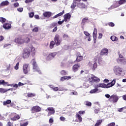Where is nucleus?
<instances>
[{
	"label": "nucleus",
	"instance_id": "3",
	"mask_svg": "<svg viewBox=\"0 0 126 126\" xmlns=\"http://www.w3.org/2000/svg\"><path fill=\"white\" fill-rule=\"evenodd\" d=\"M89 77V81L90 83H91V85H92V82H95V83H98V82H100V79L95 76L94 75H89L88 76Z\"/></svg>",
	"mask_w": 126,
	"mask_h": 126
},
{
	"label": "nucleus",
	"instance_id": "36",
	"mask_svg": "<svg viewBox=\"0 0 126 126\" xmlns=\"http://www.w3.org/2000/svg\"><path fill=\"white\" fill-rule=\"evenodd\" d=\"M83 59V57L82 56H77L76 58V61L78 62H81Z\"/></svg>",
	"mask_w": 126,
	"mask_h": 126
},
{
	"label": "nucleus",
	"instance_id": "33",
	"mask_svg": "<svg viewBox=\"0 0 126 126\" xmlns=\"http://www.w3.org/2000/svg\"><path fill=\"white\" fill-rule=\"evenodd\" d=\"M97 87H101V88H106V86L105 84L102 83V84H99L97 85Z\"/></svg>",
	"mask_w": 126,
	"mask_h": 126
},
{
	"label": "nucleus",
	"instance_id": "17",
	"mask_svg": "<svg viewBox=\"0 0 126 126\" xmlns=\"http://www.w3.org/2000/svg\"><path fill=\"white\" fill-rule=\"evenodd\" d=\"M12 115V116H14L13 118H11L12 121H16V120H19L20 119L19 115L16 114V113H13Z\"/></svg>",
	"mask_w": 126,
	"mask_h": 126
},
{
	"label": "nucleus",
	"instance_id": "50",
	"mask_svg": "<svg viewBox=\"0 0 126 126\" xmlns=\"http://www.w3.org/2000/svg\"><path fill=\"white\" fill-rule=\"evenodd\" d=\"M108 25L111 26V27H114V26H115V24L113 22H110L108 23Z\"/></svg>",
	"mask_w": 126,
	"mask_h": 126
},
{
	"label": "nucleus",
	"instance_id": "56",
	"mask_svg": "<svg viewBox=\"0 0 126 126\" xmlns=\"http://www.w3.org/2000/svg\"><path fill=\"white\" fill-rule=\"evenodd\" d=\"M4 82V80H0V85H5Z\"/></svg>",
	"mask_w": 126,
	"mask_h": 126
},
{
	"label": "nucleus",
	"instance_id": "51",
	"mask_svg": "<svg viewBox=\"0 0 126 126\" xmlns=\"http://www.w3.org/2000/svg\"><path fill=\"white\" fill-rule=\"evenodd\" d=\"M20 126H28V122L21 123Z\"/></svg>",
	"mask_w": 126,
	"mask_h": 126
},
{
	"label": "nucleus",
	"instance_id": "40",
	"mask_svg": "<svg viewBox=\"0 0 126 126\" xmlns=\"http://www.w3.org/2000/svg\"><path fill=\"white\" fill-rule=\"evenodd\" d=\"M14 68L15 70H18V69H19V62H18L16 64V65L14 66Z\"/></svg>",
	"mask_w": 126,
	"mask_h": 126
},
{
	"label": "nucleus",
	"instance_id": "20",
	"mask_svg": "<svg viewBox=\"0 0 126 126\" xmlns=\"http://www.w3.org/2000/svg\"><path fill=\"white\" fill-rule=\"evenodd\" d=\"M76 121L78 122V123H81V122H82V118L78 113L76 114Z\"/></svg>",
	"mask_w": 126,
	"mask_h": 126
},
{
	"label": "nucleus",
	"instance_id": "16",
	"mask_svg": "<svg viewBox=\"0 0 126 126\" xmlns=\"http://www.w3.org/2000/svg\"><path fill=\"white\" fill-rule=\"evenodd\" d=\"M116 83V80L114 79L111 82L106 85V88H110V87H113Z\"/></svg>",
	"mask_w": 126,
	"mask_h": 126
},
{
	"label": "nucleus",
	"instance_id": "38",
	"mask_svg": "<svg viewBox=\"0 0 126 126\" xmlns=\"http://www.w3.org/2000/svg\"><path fill=\"white\" fill-rule=\"evenodd\" d=\"M102 124V120H97L94 126H99Z\"/></svg>",
	"mask_w": 126,
	"mask_h": 126
},
{
	"label": "nucleus",
	"instance_id": "52",
	"mask_svg": "<svg viewBox=\"0 0 126 126\" xmlns=\"http://www.w3.org/2000/svg\"><path fill=\"white\" fill-rule=\"evenodd\" d=\"M84 34L85 35L86 37H88V36H90V33L88 32H84Z\"/></svg>",
	"mask_w": 126,
	"mask_h": 126
},
{
	"label": "nucleus",
	"instance_id": "45",
	"mask_svg": "<svg viewBox=\"0 0 126 126\" xmlns=\"http://www.w3.org/2000/svg\"><path fill=\"white\" fill-rule=\"evenodd\" d=\"M35 95L36 94H32V93H28V97H34V96H35Z\"/></svg>",
	"mask_w": 126,
	"mask_h": 126
},
{
	"label": "nucleus",
	"instance_id": "24",
	"mask_svg": "<svg viewBox=\"0 0 126 126\" xmlns=\"http://www.w3.org/2000/svg\"><path fill=\"white\" fill-rule=\"evenodd\" d=\"M4 29H10L11 28V25L9 23L4 24L3 26Z\"/></svg>",
	"mask_w": 126,
	"mask_h": 126
},
{
	"label": "nucleus",
	"instance_id": "39",
	"mask_svg": "<svg viewBox=\"0 0 126 126\" xmlns=\"http://www.w3.org/2000/svg\"><path fill=\"white\" fill-rule=\"evenodd\" d=\"M54 46H55V42H54V41H51L49 46L50 49H53V48H54Z\"/></svg>",
	"mask_w": 126,
	"mask_h": 126
},
{
	"label": "nucleus",
	"instance_id": "63",
	"mask_svg": "<svg viewBox=\"0 0 126 126\" xmlns=\"http://www.w3.org/2000/svg\"><path fill=\"white\" fill-rule=\"evenodd\" d=\"M102 37H103V34H102V33H99L98 38L99 39H102Z\"/></svg>",
	"mask_w": 126,
	"mask_h": 126
},
{
	"label": "nucleus",
	"instance_id": "48",
	"mask_svg": "<svg viewBox=\"0 0 126 126\" xmlns=\"http://www.w3.org/2000/svg\"><path fill=\"white\" fill-rule=\"evenodd\" d=\"M54 123V119L53 118H50L49 120V124H50V125L51 126H52V125H53V123Z\"/></svg>",
	"mask_w": 126,
	"mask_h": 126
},
{
	"label": "nucleus",
	"instance_id": "1",
	"mask_svg": "<svg viewBox=\"0 0 126 126\" xmlns=\"http://www.w3.org/2000/svg\"><path fill=\"white\" fill-rule=\"evenodd\" d=\"M14 42L16 44H18V45H23L25 43H29L30 39L26 35H22L17 37L15 39Z\"/></svg>",
	"mask_w": 126,
	"mask_h": 126
},
{
	"label": "nucleus",
	"instance_id": "5",
	"mask_svg": "<svg viewBox=\"0 0 126 126\" xmlns=\"http://www.w3.org/2000/svg\"><path fill=\"white\" fill-rule=\"evenodd\" d=\"M30 56V50L26 48L23 51V59H28Z\"/></svg>",
	"mask_w": 126,
	"mask_h": 126
},
{
	"label": "nucleus",
	"instance_id": "6",
	"mask_svg": "<svg viewBox=\"0 0 126 126\" xmlns=\"http://www.w3.org/2000/svg\"><path fill=\"white\" fill-rule=\"evenodd\" d=\"M23 71L24 74H27L30 71V67L29 64L24 63L23 66Z\"/></svg>",
	"mask_w": 126,
	"mask_h": 126
},
{
	"label": "nucleus",
	"instance_id": "41",
	"mask_svg": "<svg viewBox=\"0 0 126 126\" xmlns=\"http://www.w3.org/2000/svg\"><path fill=\"white\" fill-rule=\"evenodd\" d=\"M34 12H31L29 13V16L30 18H33V17L34 16Z\"/></svg>",
	"mask_w": 126,
	"mask_h": 126
},
{
	"label": "nucleus",
	"instance_id": "30",
	"mask_svg": "<svg viewBox=\"0 0 126 126\" xmlns=\"http://www.w3.org/2000/svg\"><path fill=\"white\" fill-rule=\"evenodd\" d=\"M77 5L81 8H85V4L84 3L78 2V3L77 4Z\"/></svg>",
	"mask_w": 126,
	"mask_h": 126
},
{
	"label": "nucleus",
	"instance_id": "49",
	"mask_svg": "<svg viewBox=\"0 0 126 126\" xmlns=\"http://www.w3.org/2000/svg\"><path fill=\"white\" fill-rule=\"evenodd\" d=\"M126 107H122L121 108H119L118 109V111L120 112H123V111H124V110H126Z\"/></svg>",
	"mask_w": 126,
	"mask_h": 126
},
{
	"label": "nucleus",
	"instance_id": "22",
	"mask_svg": "<svg viewBox=\"0 0 126 126\" xmlns=\"http://www.w3.org/2000/svg\"><path fill=\"white\" fill-rule=\"evenodd\" d=\"M71 77L69 76H63L60 79L61 81H64V80H68L69 79H71Z\"/></svg>",
	"mask_w": 126,
	"mask_h": 126
},
{
	"label": "nucleus",
	"instance_id": "8",
	"mask_svg": "<svg viewBox=\"0 0 126 126\" xmlns=\"http://www.w3.org/2000/svg\"><path fill=\"white\" fill-rule=\"evenodd\" d=\"M113 70L115 73H116V75H121V73H122V72H123V69L119 67V66H115Z\"/></svg>",
	"mask_w": 126,
	"mask_h": 126
},
{
	"label": "nucleus",
	"instance_id": "54",
	"mask_svg": "<svg viewBox=\"0 0 126 126\" xmlns=\"http://www.w3.org/2000/svg\"><path fill=\"white\" fill-rule=\"evenodd\" d=\"M32 1H34V0H26L25 2L26 3H30V2H32Z\"/></svg>",
	"mask_w": 126,
	"mask_h": 126
},
{
	"label": "nucleus",
	"instance_id": "4",
	"mask_svg": "<svg viewBox=\"0 0 126 126\" xmlns=\"http://www.w3.org/2000/svg\"><path fill=\"white\" fill-rule=\"evenodd\" d=\"M43 56L44 57H47V56L46 58L47 61H52V60H53V59H54V58H55V57L57 56V52L49 53H44L43 54Z\"/></svg>",
	"mask_w": 126,
	"mask_h": 126
},
{
	"label": "nucleus",
	"instance_id": "12",
	"mask_svg": "<svg viewBox=\"0 0 126 126\" xmlns=\"http://www.w3.org/2000/svg\"><path fill=\"white\" fill-rule=\"evenodd\" d=\"M48 111H49L48 115V116L51 115H54L55 114V109L53 107H48L47 108Z\"/></svg>",
	"mask_w": 126,
	"mask_h": 126
},
{
	"label": "nucleus",
	"instance_id": "32",
	"mask_svg": "<svg viewBox=\"0 0 126 126\" xmlns=\"http://www.w3.org/2000/svg\"><path fill=\"white\" fill-rule=\"evenodd\" d=\"M110 39L112 41H113V42H116L118 40V37L115 36L114 35L111 36L110 37Z\"/></svg>",
	"mask_w": 126,
	"mask_h": 126
},
{
	"label": "nucleus",
	"instance_id": "10",
	"mask_svg": "<svg viewBox=\"0 0 126 126\" xmlns=\"http://www.w3.org/2000/svg\"><path fill=\"white\" fill-rule=\"evenodd\" d=\"M63 17L64 18L63 19V20L65 22H68L69 21V20H70V18H71V15L70 13H66V14L64 15Z\"/></svg>",
	"mask_w": 126,
	"mask_h": 126
},
{
	"label": "nucleus",
	"instance_id": "44",
	"mask_svg": "<svg viewBox=\"0 0 126 126\" xmlns=\"http://www.w3.org/2000/svg\"><path fill=\"white\" fill-rule=\"evenodd\" d=\"M85 39H86V40H87V41H88L89 42H90V41H91V35L86 36L85 37Z\"/></svg>",
	"mask_w": 126,
	"mask_h": 126
},
{
	"label": "nucleus",
	"instance_id": "59",
	"mask_svg": "<svg viewBox=\"0 0 126 126\" xmlns=\"http://www.w3.org/2000/svg\"><path fill=\"white\" fill-rule=\"evenodd\" d=\"M63 22H65L63 20L62 21H59L58 22V24H59V25H62V24H63Z\"/></svg>",
	"mask_w": 126,
	"mask_h": 126
},
{
	"label": "nucleus",
	"instance_id": "28",
	"mask_svg": "<svg viewBox=\"0 0 126 126\" xmlns=\"http://www.w3.org/2000/svg\"><path fill=\"white\" fill-rule=\"evenodd\" d=\"M64 13V10H63L62 12L57 14L56 15L53 17V18H58V17L60 16H62V15H63V14Z\"/></svg>",
	"mask_w": 126,
	"mask_h": 126
},
{
	"label": "nucleus",
	"instance_id": "42",
	"mask_svg": "<svg viewBox=\"0 0 126 126\" xmlns=\"http://www.w3.org/2000/svg\"><path fill=\"white\" fill-rule=\"evenodd\" d=\"M88 21V18H84L82 19V24H84V23H86Z\"/></svg>",
	"mask_w": 126,
	"mask_h": 126
},
{
	"label": "nucleus",
	"instance_id": "34",
	"mask_svg": "<svg viewBox=\"0 0 126 126\" xmlns=\"http://www.w3.org/2000/svg\"><path fill=\"white\" fill-rule=\"evenodd\" d=\"M10 103H11V100L8 99L7 100L3 102V106H6V105L10 104Z\"/></svg>",
	"mask_w": 126,
	"mask_h": 126
},
{
	"label": "nucleus",
	"instance_id": "23",
	"mask_svg": "<svg viewBox=\"0 0 126 126\" xmlns=\"http://www.w3.org/2000/svg\"><path fill=\"white\" fill-rule=\"evenodd\" d=\"M93 36L94 40H96V39H97V29L94 28V29Z\"/></svg>",
	"mask_w": 126,
	"mask_h": 126
},
{
	"label": "nucleus",
	"instance_id": "43",
	"mask_svg": "<svg viewBox=\"0 0 126 126\" xmlns=\"http://www.w3.org/2000/svg\"><path fill=\"white\" fill-rule=\"evenodd\" d=\"M32 32H37L38 31H39V28L38 27H34L32 30Z\"/></svg>",
	"mask_w": 126,
	"mask_h": 126
},
{
	"label": "nucleus",
	"instance_id": "15",
	"mask_svg": "<svg viewBox=\"0 0 126 126\" xmlns=\"http://www.w3.org/2000/svg\"><path fill=\"white\" fill-rule=\"evenodd\" d=\"M30 50H31V54L32 57H34L35 56V54H36V50H35V47H33L32 45H31L29 47Z\"/></svg>",
	"mask_w": 126,
	"mask_h": 126
},
{
	"label": "nucleus",
	"instance_id": "18",
	"mask_svg": "<svg viewBox=\"0 0 126 126\" xmlns=\"http://www.w3.org/2000/svg\"><path fill=\"white\" fill-rule=\"evenodd\" d=\"M100 54L102 56H107V55H108V54H109V51L108 50V49H107V48L103 49L101 50Z\"/></svg>",
	"mask_w": 126,
	"mask_h": 126
},
{
	"label": "nucleus",
	"instance_id": "2",
	"mask_svg": "<svg viewBox=\"0 0 126 126\" xmlns=\"http://www.w3.org/2000/svg\"><path fill=\"white\" fill-rule=\"evenodd\" d=\"M31 63L32 64V70L34 72H38L39 74H41V70H40V69L39 68V66H38V65L37 64V63H36V60L35 59H32L31 61Z\"/></svg>",
	"mask_w": 126,
	"mask_h": 126
},
{
	"label": "nucleus",
	"instance_id": "64",
	"mask_svg": "<svg viewBox=\"0 0 126 126\" xmlns=\"http://www.w3.org/2000/svg\"><path fill=\"white\" fill-rule=\"evenodd\" d=\"M60 120L61 121H62V122H64V121H65V118L63 117H60Z\"/></svg>",
	"mask_w": 126,
	"mask_h": 126
},
{
	"label": "nucleus",
	"instance_id": "7",
	"mask_svg": "<svg viewBox=\"0 0 126 126\" xmlns=\"http://www.w3.org/2000/svg\"><path fill=\"white\" fill-rule=\"evenodd\" d=\"M55 43L56 46H60L62 43V38L58 34H56L54 38Z\"/></svg>",
	"mask_w": 126,
	"mask_h": 126
},
{
	"label": "nucleus",
	"instance_id": "61",
	"mask_svg": "<svg viewBox=\"0 0 126 126\" xmlns=\"http://www.w3.org/2000/svg\"><path fill=\"white\" fill-rule=\"evenodd\" d=\"M116 124L115 123H111L107 125V126H115Z\"/></svg>",
	"mask_w": 126,
	"mask_h": 126
},
{
	"label": "nucleus",
	"instance_id": "26",
	"mask_svg": "<svg viewBox=\"0 0 126 126\" xmlns=\"http://www.w3.org/2000/svg\"><path fill=\"white\" fill-rule=\"evenodd\" d=\"M43 16L44 17H50L51 15H52V13L51 12H46L45 13H43Z\"/></svg>",
	"mask_w": 126,
	"mask_h": 126
},
{
	"label": "nucleus",
	"instance_id": "57",
	"mask_svg": "<svg viewBox=\"0 0 126 126\" xmlns=\"http://www.w3.org/2000/svg\"><path fill=\"white\" fill-rule=\"evenodd\" d=\"M13 5L15 7H18L19 6V3L18 2L14 3Z\"/></svg>",
	"mask_w": 126,
	"mask_h": 126
},
{
	"label": "nucleus",
	"instance_id": "29",
	"mask_svg": "<svg viewBox=\"0 0 126 126\" xmlns=\"http://www.w3.org/2000/svg\"><path fill=\"white\" fill-rule=\"evenodd\" d=\"M102 91H99V89L98 88H95V89H93L91 91H90V93L91 94H93L94 93H96V92H101Z\"/></svg>",
	"mask_w": 126,
	"mask_h": 126
},
{
	"label": "nucleus",
	"instance_id": "47",
	"mask_svg": "<svg viewBox=\"0 0 126 126\" xmlns=\"http://www.w3.org/2000/svg\"><path fill=\"white\" fill-rule=\"evenodd\" d=\"M6 19L3 17H0V22H1L2 23H3L5 22V21Z\"/></svg>",
	"mask_w": 126,
	"mask_h": 126
},
{
	"label": "nucleus",
	"instance_id": "14",
	"mask_svg": "<svg viewBox=\"0 0 126 126\" xmlns=\"http://www.w3.org/2000/svg\"><path fill=\"white\" fill-rule=\"evenodd\" d=\"M41 110V107H40L39 106H33L32 108V113H34L33 112H40Z\"/></svg>",
	"mask_w": 126,
	"mask_h": 126
},
{
	"label": "nucleus",
	"instance_id": "13",
	"mask_svg": "<svg viewBox=\"0 0 126 126\" xmlns=\"http://www.w3.org/2000/svg\"><path fill=\"white\" fill-rule=\"evenodd\" d=\"M83 1H87V0H82ZM76 1H81V0H74L73 1V3L71 5V7L72 8H75V6H76L77 5V3H78V2H77Z\"/></svg>",
	"mask_w": 126,
	"mask_h": 126
},
{
	"label": "nucleus",
	"instance_id": "21",
	"mask_svg": "<svg viewBox=\"0 0 126 126\" xmlns=\"http://www.w3.org/2000/svg\"><path fill=\"white\" fill-rule=\"evenodd\" d=\"M80 65L77 64H75L72 67V70L74 71V72H76V71H77L78 70L79 67H80Z\"/></svg>",
	"mask_w": 126,
	"mask_h": 126
},
{
	"label": "nucleus",
	"instance_id": "27",
	"mask_svg": "<svg viewBox=\"0 0 126 126\" xmlns=\"http://www.w3.org/2000/svg\"><path fill=\"white\" fill-rule=\"evenodd\" d=\"M119 56L120 58L118 59L117 62L118 63H122L125 62V59L123 58V56H122V55L121 54H119Z\"/></svg>",
	"mask_w": 126,
	"mask_h": 126
},
{
	"label": "nucleus",
	"instance_id": "9",
	"mask_svg": "<svg viewBox=\"0 0 126 126\" xmlns=\"http://www.w3.org/2000/svg\"><path fill=\"white\" fill-rule=\"evenodd\" d=\"M109 101L112 103H117L119 101V96L117 95L113 94L109 98Z\"/></svg>",
	"mask_w": 126,
	"mask_h": 126
},
{
	"label": "nucleus",
	"instance_id": "53",
	"mask_svg": "<svg viewBox=\"0 0 126 126\" xmlns=\"http://www.w3.org/2000/svg\"><path fill=\"white\" fill-rule=\"evenodd\" d=\"M61 74L62 75H66V72H65L64 70H62L61 72Z\"/></svg>",
	"mask_w": 126,
	"mask_h": 126
},
{
	"label": "nucleus",
	"instance_id": "62",
	"mask_svg": "<svg viewBox=\"0 0 126 126\" xmlns=\"http://www.w3.org/2000/svg\"><path fill=\"white\" fill-rule=\"evenodd\" d=\"M63 38H64V39H67V38H68V35L66 34H64L63 35Z\"/></svg>",
	"mask_w": 126,
	"mask_h": 126
},
{
	"label": "nucleus",
	"instance_id": "55",
	"mask_svg": "<svg viewBox=\"0 0 126 126\" xmlns=\"http://www.w3.org/2000/svg\"><path fill=\"white\" fill-rule=\"evenodd\" d=\"M85 104L87 105V106H91V105H92V103H91V102H89V101H86L85 102Z\"/></svg>",
	"mask_w": 126,
	"mask_h": 126
},
{
	"label": "nucleus",
	"instance_id": "58",
	"mask_svg": "<svg viewBox=\"0 0 126 126\" xmlns=\"http://www.w3.org/2000/svg\"><path fill=\"white\" fill-rule=\"evenodd\" d=\"M18 11H19V12H22V11H23V8L21 7V8H19L17 9Z\"/></svg>",
	"mask_w": 126,
	"mask_h": 126
},
{
	"label": "nucleus",
	"instance_id": "35",
	"mask_svg": "<svg viewBox=\"0 0 126 126\" xmlns=\"http://www.w3.org/2000/svg\"><path fill=\"white\" fill-rule=\"evenodd\" d=\"M118 2L119 5H122V4H124V3H126V0H120L118 1Z\"/></svg>",
	"mask_w": 126,
	"mask_h": 126
},
{
	"label": "nucleus",
	"instance_id": "11",
	"mask_svg": "<svg viewBox=\"0 0 126 126\" xmlns=\"http://www.w3.org/2000/svg\"><path fill=\"white\" fill-rule=\"evenodd\" d=\"M89 65L92 68L94 69V68H96L97 67V62H96V61H91L89 63Z\"/></svg>",
	"mask_w": 126,
	"mask_h": 126
},
{
	"label": "nucleus",
	"instance_id": "19",
	"mask_svg": "<svg viewBox=\"0 0 126 126\" xmlns=\"http://www.w3.org/2000/svg\"><path fill=\"white\" fill-rule=\"evenodd\" d=\"M119 6H120V4H119L118 1H116L114 2L113 5L110 7L109 9H114V8H117V7H119Z\"/></svg>",
	"mask_w": 126,
	"mask_h": 126
},
{
	"label": "nucleus",
	"instance_id": "46",
	"mask_svg": "<svg viewBox=\"0 0 126 126\" xmlns=\"http://www.w3.org/2000/svg\"><path fill=\"white\" fill-rule=\"evenodd\" d=\"M0 93H5V92H7V91L4 89L0 88Z\"/></svg>",
	"mask_w": 126,
	"mask_h": 126
},
{
	"label": "nucleus",
	"instance_id": "60",
	"mask_svg": "<svg viewBox=\"0 0 126 126\" xmlns=\"http://www.w3.org/2000/svg\"><path fill=\"white\" fill-rule=\"evenodd\" d=\"M105 97H106V98H107L108 99H109H109L111 98V95H110V94H105Z\"/></svg>",
	"mask_w": 126,
	"mask_h": 126
},
{
	"label": "nucleus",
	"instance_id": "31",
	"mask_svg": "<svg viewBox=\"0 0 126 126\" xmlns=\"http://www.w3.org/2000/svg\"><path fill=\"white\" fill-rule=\"evenodd\" d=\"M50 88H51V89H52L53 91H55V92L59 91V87H55L53 85H50Z\"/></svg>",
	"mask_w": 126,
	"mask_h": 126
},
{
	"label": "nucleus",
	"instance_id": "25",
	"mask_svg": "<svg viewBox=\"0 0 126 126\" xmlns=\"http://www.w3.org/2000/svg\"><path fill=\"white\" fill-rule=\"evenodd\" d=\"M9 2L7 0L3 1L0 4V6H4L5 5H8Z\"/></svg>",
	"mask_w": 126,
	"mask_h": 126
},
{
	"label": "nucleus",
	"instance_id": "37",
	"mask_svg": "<svg viewBox=\"0 0 126 126\" xmlns=\"http://www.w3.org/2000/svg\"><path fill=\"white\" fill-rule=\"evenodd\" d=\"M83 86L84 88H88L90 86V85L88 84V82H86L83 84Z\"/></svg>",
	"mask_w": 126,
	"mask_h": 126
}]
</instances>
